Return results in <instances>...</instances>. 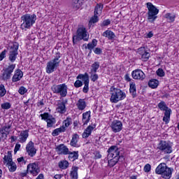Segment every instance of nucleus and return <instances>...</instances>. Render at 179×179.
<instances>
[{"instance_id":"nucleus-1","label":"nucleus","mask_w":179,"mask_h":179,"mask_svg":"<svg viewBox=\"0 0 179 179\" xmlns=\"http://www.w3.org/2000/svg\"><path fill=\"white\" fill-rule=\"evenodd\" d=\"M37 20V15L36 14H25L21 17V22H22L20 25V29L22 30H26L31 29L33 24L36 23Z\"/></svg>"},{"instance_id":"nucleus-2","label":"nucleus","mask_w":179,"mask_h":179,"mask_svg":"<svg viewBox=\"0 0 179 179\" xmlns=\"http://www.w3.org/2000/svg\"><path fill=\"white\" fill-rule=\"evenodd\" d=\"M110 101L111 103H117L118 101L124 100L127 97V94L122 90L118 88H115L114 86H112L110 88Z\"/></svg>"},{"instance_id":"nucleus-3","label":"nucleus","mask_w":179,"mask_h":179,"mask_svg":"<svg viewBox=\"0 0 179 179\" xmlns=\"http://www.w3.org/2000/svg\"><path fill=\"white\" fill-rule=\"evenodd\" d=\"M83 40L84 41H89V36H87V30L86 27H80L76 31V35L73 36V44H76L78 41Z\"/></svg>"},{"instance_id":"nucleus-4","label":"nucleus","mask_w":179,"mask_h":179,"mask_svg":"<svg viewBox=\"0 0 179 179\" xmlns=\"http://www.w3.org/2000/svg\"><path fill=\"white\" fill-rule=\"evenodd\" d=\"M61 53L59 52L55 54L54 59L48 62L46 66V73H52L58 66H59V63L61 62Z\"/></svg>"},{"instance_id":"nucleus-5","label":"nucleus","mask_w":179,"mask_h":179,"mask_svg":"<svg viewBox=\"0 0 179 179\" xmlns=\"http://www.w3.org/2000/svg\"><path fill=\"white\" fill-rule=\"evenodd\" d=\"M148 11V20L150 23H153L156 19H157V15L159 13V9L156 8L152 3L148 2L146 3Z\"/></svg>"},{"instance_id":"nucleus-6","label":"nucleus","mask_w":179,"mask_h":179,"mask_svg":"<svg viewBox=\"0 0 179 179\" xmlns=\"http://www.w3.org/2000/svg\"><path fill=\"white\" fill-rule=\"evenodd\" d=\"M158 108L159 110H161V111H165L162 120L165 124H169V122H170V116L171 115V109L168 108L166 102L164 101H162L158 103Z\"/></svg>"},{"instance_id":"nucleus-7","label":"nucleus","mask_w":179,"mask_h":179,"mask_svg":"<svg viewBox=\"0 0 179 179\" xmlns=\"http://www.w3.org/2000/svg\"><path fill=\"white\" fill-rule=\"evenodd\" d=\"M51 89L53 93L59 94L62 97H66L68 94V85L65 83L53 85Z\"/></svg>"},{"instance_id":"nucleus-8","label":"nucleus","mask_w":179,"mask_h":179,"mask_svg":"<svg viewBox=\"0 0 179 179\" xmlns=\"http://www.w3.org/2000/svg\"><path fill=\"white\" fill-rule=\"evenodd\" d=\"M19 50V43L17 42H14L10 46V51L8 54V59L10 62H15L16 58H17V50Z\"/></svg>"},{"instance_id":"nucleus-9","label":"nucleus","mask_w":179,"mask_h":179,"mask_svg":"<svg viewBox=\"0 0 179 179\" xmlns=\"http://www.w3.org/2000/svg\"><path fill=\"white\" fill-rule=\"evenodd\" d=\"M13 124V122L10 120L7 123H5V124L0 129V135H1V137L4 138V139H6L8 135L10 134V128H12Z\"/></svg>"},{"instance_id":"nucleus-10","label":"nucleus","mask_w":179,"mask_h":179,"mask_svg":"<svg viewBox=\"0 0 179 179\" xmlns=\"http://www.w3.org/2000/svg\"><path fill=\"white\" fill-rule=\"evenodd\" d=\"M27 171L34 177H36L40 173V166L36 162L30 163L27 166Z\"/></svg>"},{"instance_id":"nucleus-11","label":"nucleus","mask_w":179,"mask_h":179,"mask_svg":"<svg viewBox=\"0 0 179 179\" xmlns=\"http://www.w3.org/2000/svg\"><path fill=\"white\" fill-rule=\"evenodd\" d=\"M15 68H16V64H10L6 67L2 73V80H8V79H10L12 73H13V71H15Z\"/></svg>"},{"instance_id":"nucleus-12","label":"nucleus","mask_w":179,"mask_h":179,"mask_svg":"<svg viewBox=\"0 0 179 179\" xmlns=\"http://www.w3.org/2000/svg\"><path fill=\"white\" fill-rule=\"evenodd\" d=\"M137 54L138 55L140 59L144 62H146V61H148L149 58H150V53L149 52V50H147L146 48H145V47L138 48Z\"/></svg>"},{"instance_id":"nucleus-13","label":"nucleus","mask_w":179,"mask_h":179,"mask_svg":"<svg viewBox=\"0 0 179 179\" xmlns=\"http://www.w3.org/2000/svg\"><path fill=\"white\" fill-rule=\"evenodd\" d=\"M157 149L159 150H162L165 154H170L173 152V148H171V145L169 143L164 141H161L158 144Z\"/></svg>"},{"instance_id":"nucleus-14","label":"nucleus","mask_w":179,"mask_h":179,"mask_svg":"<svg viewBox=\"0 0 179 179\" xmlns=\"http://www.w3.org/2000/svg\"><path fill=\"white\" fill-rule=\"evenodd\" d=\"M77 79H82L84 81V87L83 89V93H87L89 92V74L87 73H85L84 74H79L77 76Z\"/></svg>"},{"instance_id":"nucleus-15","label":"nucleus","mask_w":179,"mask_h":179,"mask_svg":"<svg viewBox=\"0 0 179 179\" xmlns=\"http://www.w3.org/2000/svg\"><path fill=\"white\" fill-rule=\"evenodd\" d=\"M115 156H121L120 155V149L117 145H112L108 150V159H111L115 157Z\"/></svg>"},{"instance_id":"nucleus-16","label":"nucleus","mask_w":179,"mask_h":179,"mask_svg":"<svg viewBox=\"0 0 179 179\" xmlns=\"http://www.w3.org/2000/svg\"><path fill=\"white\" fill-rule=\"evenodd\" d=\"M27 153L30 156V157H34L36 153H37V149L34 148V143L33 141H29L26 146Z\"/></svg>"},{"instance_id":"nucleus-17","label":"nucleus","mask_w":179,"mask_h":179,"mask_svg":"<svg viewBox=\"0 0 179 179\" xmlns=\"http://www.w3.org/2000/svg\"><path fill=\"white\" fill-rule=\"evenodd\" d=\"M133 79L136 80H143L146 78L145 73L141 69H136L131 72Z\"/></svg>"},{"instance_id":"nucleus-18","label":"nucleus","mask_w":179,"mask_h":179,"mask_svg":"<svg viewBox=\"0 0 179 179\" xmlns=\"http://www.w3.org/2000/svg\"><path fill=\"white\" fill-rule=\"evenodd\" d=\"M110 127L113 132H115V134H117V132H121V131H122V122L119 120H114L112 122Z\"/></svg>"},{"instance_id":"nucleus-19","label":"nucleus","mask_w":179,"mask_h":179,"mask_svg":"<svg viewBox=\"0 0 179 179\" xmlns=\"http://www.w3.org/2000/svg\"><path fill=\"white\" fill-rule=\"evenodd\" d=\"M55 152L57 155H68L69 153V148L64 145V144H60L55 148Z\"/></svg>"},{"instance_id":"nucleus-20","label":"nucleus","mask_w":179,"mask_h":179,"mask_svg":"<svg viewBox=\"0 0 179 179\" xmlns=\"http://www.w3.org/2000/svg\"><path fill=\"white\" fill-rule=\"evenodd\" d=\"M96 128L95 124H92L91 125L88 126L84 131L82 134L83 138L86 139V138H89L90 135H92V131Z\"/></svg>"},{"instance_id":"nucleus-21","label":"nucleus","mask_w":179,"mask_h":179,"mask_svg":"<svg viewBox=\"0 0 179 179\" xmlns=\"http://www.w3.org/2000/svg\"><path fill=\"white\" fill-rule=\"evenodd\" d=\"M66 103H68L67 99H66L64 101L57 103V107L56 108L57 113H59V114H64L66 113V106H65V104H66Z\"/></svg>"},{"instance_id":"nucleus-22","label":"nucleus","mask_w":179,"mask_h":179,"mask_svg":"<svg viewBox=\"0 0 179 179\" xmlns=\"http://www.w3.org/2000/svg\"><path fill=\"white\" fill-rule=\"evenodd\" d=\"M173 171H174V169L173 168H169L168 166H166L164 173H162V174L161 176H162V178L171 179V176L173 174Z\"/></svg>"},{"instance_id":"nucleus-23","label":"nucleus","mask_w":179,"mask_h":179,"mask_svg":"<svg viewBox=\"0 0 179 179\" xmlns=\"http://www.w3.org/2000/svg\"><path fill=\"white\" fill-rule=\"evenodd\" d=\"M121 159H124V156H115L110 158V159L108 161L109 167H114Z\"/></svg>"},{"instance_id":"nucleus-24","label":"nucleus","mask_w":179,"mask_h":179,"mask_svg":"<svg viewBox=\"0 0 179 179\" xmlns=\"http://www.w3.org/2000/svg\"><path fill=\"white\" fill-rule=\"evenodd\" d=\"M19 136V142L20 143H24L27 141V138H29V130L22 131Z\"/></svg>"},{"instance_id":"nucleus-25","label":"nucleus","mask_w":179,"mask_h":179,"mask_svg":"<svg viewBox=\"0 0 179 179\" xmlns=\"http://www.w3.org/2000/svg\"><path fill=\"white\" fill-rule=\"evenodd\" d=\"M23 78V72L21 71L20 69H18L15 71V74L13 76L12 81L15 83V82H19L20 79Z\"/></svg>"},{"instance_id":"nucleus-26","label":"nucleus","mask_w":179,"mask_h":179,"mask_svg":"<svg viewBox=\"0 0 179 179\" xmlns=\"http://www.w3.org/2000/svg\"><path fill=\"white\" fill-rule=\"evenodd\" d=\"M167 168V164L166 163H161L155 169L156 174L162 175L164 171Z\"/></svg>"},{"instance_id":"nucleus-27","label":"nucleus","mask_w":179,"mask_h":179,"mask_svg":"<svg viewBox=\"0 0 179 179\" xmlns=\"http://www.w3.org/2000/svg\"><path fill=\"white\" fill-rule=\"evenodd\" d=\"M69 159L71 160V162H75V160H78L79 157V152L78 151H73L71 152L69 150Z\"/></svg>"},{"instance_id":"nucleus-28","label":"nucleus","mask_w":179,"mask_h":179,"mask_svg":"<svg viewBox=\"0 0 179 179\" xmlns=\"http://www.w3.org/2000/svg\"><path fill=\"white\" fill-rule=\"evenodd\" d=\"M76 106L78 110L83 111L86 108V101L85 99H80L76 103Z\"/></svg>"},{"instance_id":"nucleus-29","label":"nucleus","mask_w":179,"mask_h":179,"mask_svg":"<svg viewBox=\"0 0 179 179\" xmlns=\"http://www.w3.org/2000/svg\"><path fill=\"white\" fill-rule=\"evenodd\" d=\"M129 93H131L133 98L136 97V85L134 82L129 83Z\"/></svg>"},{"instance_id":"nucleus-30","label":"nucleus","mask_w":179,"mask_h":179,"mask_svg":"<svg viewBox=\"0 0 179 179\" xmlns=\"http://www.w3.org/2000/svg\"><path fill=\"white\" fill-rule=\"evenodd\" d=\"M79 170V167L76 166H73L71 168V171L70 172V177L72 179H78V171Z\"/></svg>"},{"instance_id":"nucleus-31","label":"nucleus","mask_w":179,"mask_h":179,"mask_svg":"<svg viewBox=\"0 0 179 179\" xmlns=\"http://www.w3.org/2000/svg\"><path fill=\"white\" fill-rule=\"evenodd\" d=\"M103 37H107L108 40H114L115 38V34L113 31L106 30L102 34Z\"/></svg>"},{"instance_id":"nucleus-32","label":"nucleus","mask_w":179,"mask_h":179,"mask_svg":"<svg viewBox=\"0 0 179 179\" xmlns=\"http://www.w3.org/2000/svg\"><path fill=\"white\" fill-rule=\"evenodd\" d=\"M66 131V128H65L64 126L60 127L59 128L55 129L52 132V136H58L60 134H62V132H65Z\"/></svg>"},{"instance_id":"nucleus-33","label":"nucleus","mask_w":179,"mask_h":179,"mask_svg":"<svg viewBox=\"0 0 179 179\" xmlns=\"http://www.w3.org/2000/svg\"><path fill=\"white\" fill-rule=\"evenodd\" d=\"M78 141H79V135L78 134H73L71 141L70 142L71 146L76 148L78 146Z\"/></svg>"},{"instance_id":"nucleus-34","label":"nucleus","mask_w":179,"mask_h":179,"mask_svg":"<svg viewBox=\"0 0 179 179\" xmlns=\"http://www.w3.org/2000/svg\"><path fill=\"white\" fill-rule=\"evenodd\" d=\"M90 121V111L85 112L83 114V125H87Z\"/></svg>"},{"instance_id":"nucleus-35","label":"nucleus","mask_w":179,"mask_h":179,"mask_svg":"<svg viewBox=\"0 0 179 179\" xmlns=\"http://www.w3.org/2000/svg\"><path fill=\"white\" fill-rule=\"evenodd\" d=\"M13 162L12 160V151H8L7 155L3 157V164H8V163H11Z\"/></svg>"},{"instance_id":"nucleus-36","label":"nucleus","mask_w":179,"mask_h":179,"mask_svg":"<svg viewBox=\"0 0 179 179\" xmlns=\"http://www.w3.org/2000/svg\"><path fill=\"white\" fill-rule=\"evenodd\" d=\"M6 166L10 173H15V171H16V169H17V166H16V163L14 162L7 163Z\"/></svg>"},{"instance_id":"nucleus-37","label":"nucleus","mask_w":179,"mask_h":179,"mask_svg":"<svg viewBox=\"0 0 179 179\" xmlns=\"http://www.w3.org/2000/svg\"><path fill=\"white\" fill-rule=\"evenodd\" d=\"M83 0H73L72 6L73 9L78 10L82 6V2Z\"/></svg>"},{"instance_id":"nucleus-38","label":"nucleus","mask_w":179,"mask_h":179,"mask_svg":"<svg viewBox=\"0 0 179 179\" xmlns=\"http://www.w3.org/2000/svg\"><path fill=\"white\" fill-rule=\"evenodd\" d=\"M164 17L168 20L169 23H173L174 20H176V14L167 13L165 14Z\"/></svg>"},{"instance_id":"nucleus-39","label":"nucleus","mask_w":179,"mask_h":179,"mask_svg":"<svg viewBox=\"0 0 179 179\" xmlns=\"http://www.w3.org/2000/svg\"><path fill=\"white\" fill-rule=\"evenodd\" d=\"M46 122L48 128H52L55 122H57V120H55V117L50 116V117L47 120Z\"/></svg>"},{"instance_id":"nucleus-40","label":"nucleus","mask_w":179,"mask_h":179,"mask_svg":"<svg viewBox=\"0 0 179 179\" xmlns=\"http://www.w3.org/2000/svg\"><path fill=\"white\" fill-rule=\"evenodd\" d=\"M102 12H103V4L97 3L94 8V14L99 15H101Z\"/></svg>"},{"instance_id":"nucleus-41","label":"nucleus","mask_w":179,"mask_h":179,"mask_svg":"<svg viewBox=\"0 0 179 179\" xmlns=\"http://www.w3.org/2000/svg\"><path fill=\"white\" fill-rule=\"evenodd\" d=\"M148 86L149 87H151V89H156L157 86H159V80L156 79H152L148 82Z\"/></svg>"},{"instance_id":"nucleus-42","label":"nucleus","mask_w":179,"mask_h":179,"mask_svg":"<svg viewBox=\"0 0 179 179\" xmlns=\"http://www.w3.org/2000/svg\"><path fill=\"white\" fill-rule=\"evenodd\" d=\"M97 45V40L93 39L91 43H89L87 46H85V48H87L90 50V51H92Z\"/></svg>"},{"instance_id":"nucleus-43","label":"nucleus","mask_w":179,"mask_h":179,"mask_svg":"<svg viewBox=\"0 0 179 179\" xmlns=\"http://www.w3.org/2000/svg\"><path fill=\"white\" fill-rule=\"evenodd\" d=\"M92 69L91 72L92 73H96L97 72V69L100 68V63L99 62H95L94 64H92Z\"/></svg>"},{"instance_id":"nucleus-44","label":"nucleus","mask_w":179,"mask_h":179,"mask_svg":"<svg viewBox=\"0 0 179 179\" xmlns=\"http://www.w3.org/2000/svg\"><path fill=\"white\" fill-rule=\"evenodd\" d=\"M69 166V163L67 161H61L59 162V169H62V170H65L68 169Z\"/></svg>"},{"instance_id":"nucleus-45","label":"nucleus","mask_w":179,"mask_h":179,"mask_svg":"<svg viewBox=\"0 0 179 179\" xmlns=\"http://www.w3.org/2000/svg\"><path fill=\"white\" fill-rule=\"evenodd\" d=\"M99 22V16L97 14H94V16H92L90 20V24H92V23H97Z\"/></svg>"},{"instance_id":"nucleus-46","label":"nucleus","mask_w":179,"mask_h":179,"mask_svg":"<svg viewBox=\"0 0 179 179\" xmlns=\"http://www.w3.org/2000/svg\"><path fill=\"white\" fill-rule=\"evenodd\" d=\"M6 94V89H5V85L3 84L0 85V97H3Z\"/></svg>"},{"instance_id":"nucleus-47","label":"nucleus","mask_w":179,"mask_h":179,"mask_svg":"<svg viewBox=\"0 0 179 179\" xmlns=\"http://www.w3.org/2000/svg\"><path fill=\"white\" fill-rule=\"evenodd\" d=\"M71 124H72V119L69 117H67L66 120L63 122V126H64V128H68Z\"/></svg>"},{"instance_id":"nucleus-48","label":"nucleus","mask_w":179,"mask_h":179,"mask_svg":"<svg viewBox=\"0 0 179 179\" xmlns=\"http://www.w3.org/2000/svg\"><path fill=\"white\" fill-rule=\"evenodd\" d=\"M1 107L3 110H9V108H10V107H12V105H10V103L9 102H6L3 103L1 105Z\"/></svg>"},{"instance_id":"nucleus-49","label":"nucleus","mask_w":179,"mask_h":179,"mask_svg":"<svg viewBox=\"0 0 179 179\" xmlns=\"http://www.w3.org/2000/svg\"><path fill=\"white\" fill-rule=\"evenodd\" d=\"M41 120H44V121L47 122V120L51 118V117H52V115L48 114V113H45L43 114H41Z\"/></svg>"},{"instance_id":"nucleus-50","label":"nucleus","mask_w":179,"mask_h":179,"mask_svg":"<svg viewBox=\"0 0 179 179\" xmlns=\"http://www.w3.org/2000/svg\"><path fill=\"white\" fill-rule=\"evenodd\" d=\"M18 93L21 94V96H23L25 93H27V88L21 86L18 90Z\"/></svg>"},{"instance_id":"nucleus-51","label":"nucleus","mask_w":179,"mask_h":179,"mask_svg":"<svg viewBox=\"0 0 179 179\" xmlns=\"http://www.w3.org/2000/svg\"><path fill=\"white\" fill-rule=\"evenodd\" d=\"M91 76H90V78L92 82H96V80H97V79H99V75H97L96 73H90Z\"/></svg>"},{"instance_id":"nucleus-52","label":"nucleus","mask_w":179,"mask_h":179,"mask_svg":"<svg viewBox=\"0 0 179 179\" xmlns=\"http://www.w3.org/2000/svg\"><path fill=\"white\" fill-rule=\"evenodd\" d=\"M156 73L158 76H160V78H163V76L165 75L164 71H163L162 69H158Z\"/></svg>"},{"instance_id":"nucleus-53","label":"nucleus","mask_w":179,"mask_h":179,"mask_svg":"<svg viewBox=\"0 0 179 179\" xmlns=\"http://www.w3.org/2000/svg\"><path fill=\"white\" fill-rule=\"evenodd\" d=\"M74 86L76 88H79V87H82V86H83V83L81 80H77L75 83H74Z\"/></svg>"},{"instance_id":"nucleus-54","label":"nucleus","mask_w":179,"mask_h":179,"mask_svg":"<svg viewBox=\"0 0 179 179\" xmlns=\"http://www.w3.org/2000/svg\"><path fill=\"white\" fill-rule=\"evenodd\" d=\"M151 169H152V166H150V164H145L144 166L145 173H149V171H150Z\"/></svg>"},{"instance_id":"nucleus-55","label":"nucleus","mask_w":179,"mask_h":179,"mask_svg":"<svg viewBox=\"0 0 179 179\" xmlns=\"http://www.w3.org/2000/svg\"><path fill=\"white\" fill-rule=\"evenodd\" d=\"M6 50H4L3 52L0 53V61H2L3 58L6 57Z\"/></svg>"},{"instance_id":"nucleus-56","label":"nucleus","mask_w":179,"mask_h":179,"mask_svg":"<svg viewBox=\"0 0 179 179\" xmlns=\"http://www.w3.org/2000/svg\"><path fill=\"white\" fill-rule=\"evenodd\" d=\"M94 54H96V55H100V54L103 52V50H101V48H96L95 50H94Z\"/></svg>"},{"instance_id":"nucleus-57","label":"nucleus","mask_w":179,"mask_h":179,"mask_svg":"<svg viewBox=\"0 0 179 179\" xmlns=\"http://www.w3.org/2000/svg\"><path fill=\"white\" fill-rule=\"evenodd\" d=\"M19 150H20V144L17 143L14 148L15 155H16V153H17V152H19Z\"/></svg>"},{"instance_id":"nucleus-58","label":"nucleus","mask_w":179,"mask_h":179,"mask_svg":"<svg viewBox=\"0 0 179 179\" xmlns=\"http://www.w3.org/2000/svg\"><path fill=\"white\" fill-rule=\"evenodd\" d=\"M94 157H95V159H101V154H100V152H99V151L95 152Z\"/></svg>"},{"instance_id":"nucleus-59","label":"nucleus","mask_w":179,"mask_h":179,"mask_svg":"<svg viewBox=\"0 0 179 179\" xmlns=\"http://www.w3.org/2000/svg\"><path fill=\"white\" fill-rule=\"evenodd\" d=\"M110 23H111V21L110 20H106L103 21L102 26H108V24H110Z\"/></svg>"},{"instance_id":"nucleus-60","label":"nucleus","mask_w":179,"mask_h":179,"mask_svg":"<svg viewBox=\"0 0 179 179\" xmlns=\"http://www.w3.org/2000/svg\"><path fill=\"white\" fill-rule=\"evenodd\" d=\"M124 78H125V80H127V82H131V79L129 77V74H126Z\"/></svg>"},{"instance_id":"nucleus-61","label":"nucleus","mask_w":179,"mask_h":179,"mask_svg":"<svg viewBox=\"0 0 179 179\" xmlns=\"http://www.w3.org/2000/svg\"><path fill=\"white\" fill-rule=\"evenodd\" d=\"M147 37L148 38H152V37H153V33L152 31H150L148 34H147Z\"/></svg>"},{"instance_id":"nucleus-62","label":"nucleus","mask_w":179,"mask_h":179,"mask_svg":"<svg viewBox=\"0 0 179 179\" xmlns=\"http://www.w3.org/2000/svg\"><path fill=\"white\" fill-rule=\"evenodd\" d=\"M17 160L18 163H21V162H24V157H21L20 158H17Z\"/></svg>"},{"instance_id":"nucleus-63","label":"nucleus","mask_w":179,"mask_h":179,"mask_svg":"<svg viewBox=\"0 0 179 179\" xmlns=\"http://www.w3.org/2000/svg\"><path fill=\"white\" fill-rule=\"evenodd\" d=\"M38 106H44V99L41 100V101L38 103Z\"/></svg>"},{"instance_id":"nucleus-64","label":"nucleus","mask_w":179,"mask_h":179,"mask_svg":"<svg viewBox=\"0 0 179 179\" xmlns=\"http://www.w3.org/2000/svg\"><path fill=\"white\" fill-rule=\"evenodd\" d=\"M54 178H55V179H61V178H62V176H61V175H59V174H57V175H55V176H54Z\"/></svg>"}]
</instances>
